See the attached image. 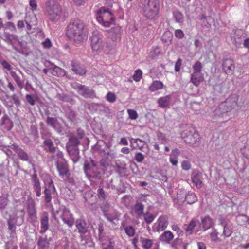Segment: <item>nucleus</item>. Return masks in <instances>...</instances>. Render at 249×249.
Segmentation results:
<instances>
[{
	"mask_svg": "<svg viewBox=\"0 0 249 249\" xmlns=\"http://www.w3.org/2000/svg\"><path fill=\"white\" fill-rule=\"evenodd\" d=\"M83 29V23L78 19L74 20L68 25L66 34L70 39L81 42L86 37Z\"/></svg>",
	"mask_w": 249,
	"mask_h": 249,
	"instance_id": "1",
	"label": "nucleus"
},
{
	"mask_svg": "<svg viewBox=\"0 0 249 249\" xmlns=\"http://www.w3.org/2000/svg\"><path fill=\"white\" fill-rule=\"evenodd\" d=\"M45 11L48 18L53 21L58 20L62 15L61 6L54 0H49L46 2Z\"/></svg>",
	"mask_w": 249,
	"mask_h": 249,
	"instance_id": "2",
	"label": "nucleus"
},
{
	"mask_svg": "<svg viewBox=\"0 0 249 249\" xmlns=\"http://www.w3.org/2000/svg\"><path fill=\"white\" fill-rule=\"evenodd\" d=\"M96 16L97 22L105 27H110L114 23V16L108 9L100 8L97 11Z\"/></svg>",
	"mask_w": 249,
	"mask_h": 249,
	"instance_id": "3",
	"label": "nucleus"
},
{
	"mask_svg": "<svg viewBox=\"0 0 249 249\" xmlns=\"http://www.w3.org/2000/svg\"><path fill=\"white\" fill-rule=\"evenodd\" d=\"M160 4L158 0H148L143 7L144 16L148 19H153L158 15Z\"/></svg>",
	"mask_w": 249,
	"mask_h": 249,
	"instance_id": "4",
	"label": "nucleus"
},
{
	"mask_svg": "<svg viewBox=\"0 0 249 249\" xmlns=\"http://www.w3.org/2000/svg\"><path fill=\"white\" fill-rule=\"evenodd\" d=\"M84 169L86 176L89 180L100 179L101 177L100 169L97 163L92 160L89 162H85Z\"/></svg>",
	"mask_w": 249,
	"mask_h": 249,
	"instance_id": "5",
	"label": "nucleus"
},
{
	"mask_svg": "<svg viewBox=\"0 0 249 249\" xmlns=\"http://www.w3.org/2000/svg\"><path fill=\"white\" fill-rule=\"evenodd\" d=\"M121 29V27L116 26L111 29L109 33L108 38L105 43L103 51H106L105 50L106 48L111 50L116 47L117 43L120 40Z\"/></svg>",
	"mask_w": 249,
	"mask_h": 249,
	"instance_id": "6",
	"label": "nucleus"
},
{
	"mask_svg": "<svg viewBox=\"0 0 249 249\" xmlns=\"http://www.w3.org/2000/svg\"><path fill=\"white\" fill-rule=\"evenodd\" d=\"M91 47L92 51L99 53L103 51L105 48V43L103 41V35L97 31L93 32L90 37Z\"/></svg>",
	"mask_w": 249,
	"mask_h": 249,
	"instance_id": "7",
	"label": "nucleus"
},
{
	"mask_svg": "<svg viewBox=\"0 0 249 249\" xmlns=\"http://www.w3.org/2000/svg\"><path fill=\"white\" fill-rule=\"evenodd\" d=\"M55 219L60 218L63 222L71 227L74 224V218L69 210L64 206H61L56 211Z\"/></svg>",
	"mask_w": 249,
	"mask_h": 249,
	"instance_id": "8",
	"label": "nucleus"
},
{
	"mask_svg": "<svg viewBox=\"0 0 249 249\" xmlns=\"http://www.w3.org/2000/svg\"><path fill=\"white\" fill-rule=\"evenodd\" d=\"M181 136L184 142L190 146H196L199 144V135L195 130L192 132L189 130H185L181 133Z\"/></svg>",
	"mask_w": 249,
	"mask_h": 249,
	"instance_id": "9",
	"label": "nucleus"
},
{
	"mask_svg": "<svg viewBox=\"0 0 249 249\" xmlns=\"http://www.w3.org/2000/svg\"><path fill=\"white\" fill-rule=\"evenodd\" d=\"M45 178L44 179L45 189L44 190L45 200L46 202H50L52 200L51 195L55 191V188L52 180L47 174L45 175Z\"/></svg>",
	"mask_w": 249,
	"mask_h": 249,
	"instance_id": "10",
	"label": "nucleus"
},
{
	"mask_svg": "<svg viewBox=\"0 0 249 249\" xmlns=\"http://www.w3.org/2000/svg\"><path fill=\"white\" fill-rule=\"evenodd\" d=\"M25 22L26 24V31L29 33L33 26L37 24V18L34 13L31 14H26L25 17Z\"/></svg>",
	"mask_w": 249,
	"mask_h": 249,
	"instance_id": "11",
	"label": "nucleus"
},
{
	"mask_svg": "<svg viewBox=\"0 0 249 249\" xmlns=\"http://www.w3.org/2000/svg\"><path fill=\"white\" fill-rule=\"evenodd\" d=\"M168 225V217L164 215L160 216L156 223L155 224L157 231H161L164 230L167 228Z\"/></svg>",
	"mask_w": 249,
	"mask_h": 249,
	"instance_id": "12",
	"label": "nucleus"
},
{
	"mask_svg": "<svg viewBox=\"0 0 249 249\" xmlns=\"http://www.w3.org/2000/svg\"><path fill=\"white\" fill-rule=\"evenodd\" d=\"M56 166L59 175L63 178H67L68 174V168L66 161H57Z\"/></svg>",
	"mask_w": 249,
	"mask_h": 249,
	"instance_id": "13",
	"label": "nucleus"
},
{
	"mask_svg": "<svg viewBox=\"0 0 249 249\" xmlns=\"http://www.w3.org/2000/svg\"><path fill=\"white\" fill-rule=\"evenodd\" d=\"M27 210L28 214L32 220H35L36 219V213L35 207L34 200L31 198L27 200Z\"/></svg>",
	"mask_w": 249,
	"mask_h": 249,
	"instance_id": "14",
	"label": "nucleus"
},
{
	"mask_svg": "<svg viewBox=\"0 0 249 249\" xmlns=\"http://www.w3.org/2000/svg\"><path fill=\"white\" fill-rule=\"evenodd\" d=\"M51 137V135L50 133L42 134V138L44 140L43 142L44 146L48 147V150L50 153H53L56 148L54 146L52 140L50 139Z\"/></svg>",
	"mask_w": 249,
	"mask_h": 249,
	"instance_id": "15",
	"label": "nucleus"
},
{
	"mask_svg": "<svg viewBox=\"0 0 249 249\" xmlns=\"http://www.w3.org/2000/svg\"><path fill=\"white\" fill-rule=\"evenodd\" d=\"M223 69L225 72L227 74L233 73L235 66L233 61L231 59H226L223 63Z\"/></svg>",
	"mask_w": 249,
	"mask_h": 249,
	"instance_id": "16",
	"label": "nucleus"
},
{
	"mask_svg": "<svg viewBox=\"0 0 249 249\" xmlns=\"http://www.w3.org/2000/svg\"><path fill=\"white\" fill-rule=\"evenodd\" d=\"M72 70L76 74L79 75H84L86 73V71L83 65H81L79 62L74 60L71 63Z\"/></svg>",
	"mask_w": 249,
	"mask_h": 249,
	"instance_id": "17",
	"label": "nucleus"
},
{
	"mask_svg": "<svg viewBox=\"0 0 249 249\" xmlns=\"http://www.w3.org/2000/svg\"><path fill=\"white\" fill-rule=\"evenodd\" d=\"M47 124L54 129L59 131L61 129V124L56 117L48 116L46 119Z\"/></svg>",
	"mask_w": 249,
	"mask_h": 249,
	"instance_id": "18",
	"label": "nucleus"
},
{
	"mask_svg": "<svg viewBox=\"0 0 249 249\" xmlns=\"http://www.w3.org/2000/svg\"><path fill=\"white\" fill-rule=\"evenodd\" d=\"M191 82L196 86H198L204 81V75L201 72H193L191 76Z\"/></svg>",
	"mask_w": 249,
	"mask_h": 249,
	"instance_id": "19",
	"label": "nucleus"
},
{
	"mask_svg": "<svg viewBox=\"0 0 249 249\" xmlns=\"http://www.w3.org/2000/svg\"><path fill=\"white\" fill-rule=\"evenodd\" d=\"M214 225V222L208 216L202 218L201 223H200V227H202L204 231L212 227Z\"/></svg>",
	"mask_w": 249,
	"mask_h": 249,
	"instance_id": "20",
	"label": "nucleus"
},
{
	"mask_svg": "<svg viewBox=\"0 0 249 249\" xmlns=\"http://www.w3.org/2000/svg\"><path fill=\"white\" fill-rule=\"evenodd\" d=\"M49 67H50V72L54 76H63L66 74V71L56 66L53 63H51Z\"/></svg>",
	"mask_w": 249,
	"mask_h": 249,
	"instance_id": "21",
	"label": "nucleus"
},
{
	"mask_svg": "<svg viewBox=\"0 0 249 249\" xmlns=\"http://www.w3.org/2000/svg\"><path fill=\"white\" fill-rule=\"evenodd\" d=\"M23 220V216L17 217L16 219L11 217L8 221L9 228L11 230H14L16 226L21 225Z\"/></svg>",
	"mask_w": 249,
	"mask_h": 249,
	"instance_id": "22",
	"label": "nucleus"
},
{
	"mask_svg": "<svg viewBox=\"0 0 249 249\" xmlns=\"http://www.w3.org/2000/svg\"><path fill=\"white\" fill-rule=\"evenodd\" d=\"M202 174L198 172H194L192 175V181L194 184L197 188L202 187Z\"/></svg>",
	"mask_w": 249,
	"mask_h": 249,
	"instance_id": "23",
	"label": "nucleus"
},
{
	"mask_svg": "<svg viewBox=\"0 0 249 249\" xmlns=\"http://www.w3.org/2000/svg\"><path fill=\"white\" fill-rule=\"evenodd\" d=\"M131 146L135 149L142 150L144 147L145 142L140 139L131 138L130 140Z\"/></svg>",
	"mask_w": 249,
	"mask_h": 249,
	"instance_id": "24",
	"label": "nucleus"
},
{
	"mask_svg": "<svg viewBox=\"0 0 249 249\" xmlns=\"http://www.w3.org/2000/svg\"><path fill=\"white\" fill-rule=\"evenodd\" d=\"M11 148L18 154L19 158L23 161H29V156L26 152L16 145H13Z\"/></svg>",
	"mask_w": 249,
	"mask_h": 249,
	"instance_id": "25",
	"label": "nucleus"
},
{
	"mask_svg": "<svg viewBox=\"0 0 249 249\" xmlns=\"http://www.w3.org/2000/svg\"><path fill=\"white\" fill-rule=\"evenodd\" d=\"M242 35V31L241 30H236L231 34V39L232 42L235 45H239L241 44V36Z\"/></svg>",
	"mask_w": 249,
	"mask_h": 249,
	"instance_id": "26",
	"label": "nucleus"
},
{
	"mask_svg": "<svg viewBox=\"0 0 249 249\" xmlns=\"http://www.w3.org/2000/svg\"><path fill=\"white\" fill-rule=\"evenodd\" d=\"M101 208L104 213V215L106 217L108 221L112 222L114 220L116 219V216H113L108 213L109 205L108 203L105 202V203H103Z\"/></svg>",
	"mask_w": 249,
	"mask_h": 249,
	"instance_id": "27",
	"label": "nucleus"
},
{
	"mask_svg": "<svg viewBox=\"0 0 249 249\" xmlns=\"http://www.w3.org/2000/svg\"><path fill=\"white\" fill-rule=\"evenodd\" d=\"M79 91V94L86 98H90L95 96L94 91L88 87L83 85Z\"/></svg>",
	"mask_w": 249,
	"mask_h": 249,
	"instance_id": "28",
	"label": "nucleus"
},
{
	"mask_svg": "<svg viewBox=\"0 0 249 249\" xmlns=\"http://www.w3.org/2000/svg\"><path fill=\"white\" fill-rule=\"evenodd\" d=\"M180 152L178 149H173L170 155L169 161L173 166H177L178 163V158Z\"/></svg>",
	"mask_w": 249,
	"mask_h": 249,
	"instance_id": "29",
	"label": "nucleus"
},
{
	"mask_svg": "<svg viewBox=\"0 0 249 249\" xmlns=\"http://www.w3.org/2000/svg\"><path fill=\"white\" fill-rule=\"evenodd\" d=\"M76 226L81 233H85L87 231V224L83 220H77L76 222Z\"/></svg>",
	"mask_w": 249,
	"mask_h": 249,
	"instance_id": "30",
	"label": "nucleus"
},
{
	"mask_svg": "<svg viewBox=\"0 0 249 249\" xmlns=\"http://www.w3.org/2000/svg\"><path fill=\"white\" fill-rule=\"evenodd\" d=\"M49 218L46 213H44L41 219V233H44L48 229Z\"/></svg>",
	"mask_w": 249,
	"mask_h": 249,
	"instance_id": "31",
	"label": "nucleus"
},
{
	"mask_svg": "<svg viewBox=\"0 0 249 249\" xmlns=\"http://www.w3.org/2000/svg\"><path fill=\"white\" fill-rule=\"evenodd\" d=\"M170 96H166L162 97H160L158 100V103L159 107L161 108L166 107L168 106L170 103Z\"/></svg>",
	"mask_w": 249,
	"mask_h": 249,
	"instance_id": "32",
	"label": "nucleus"
},
{
	"mask_svg": "<svg viewBox=\"0 0 249 249\" xmlns=\"http://www.w3.org/2000/svg\"><path fill=\"white\" fill-rule=\"evenodd\" d=\"M198 220L196 218H193L187 225L185 229L187 234H191L193 233V230L198 223Z\"/></svg>",
	"mask_w": 249,
	"mask_h": 249,
	"instance_id": "33",
	"label": "nucleus"
},
{
	"mask_svg": "<svg viewBox=\"0 0 249 249\" xmlns=\"http://www.w3.org/2000/svg\"><path fill=\"white\" fill-rule=\"evenodd\" d=\"M163 84L160 81H154L149 86V89L151 91L154 92L163 88Z\"/></svg>",
	"mask_w": 249,
	"mask_h": 249,
	"instance_id": "34",
	"label": "nucleus"
},
{
	"mask_svg": "<svg viewBox=\"0 0 249 249\" xmlns=\"http://www.w3.org/2000/svg\"><path fill=\"white\" fill-rule=\"evenodd\" d=\"M0 124L1 126L5 125L6 129L8 130H10L12 127L11 122L6 115H4L1 118Z\"/></svg>",
	"mask_w": 249,
	"mask_h": 249,
	"instance_id": "35",
	"label": "nucleus"
},
{
	"mask_svg": "<svg viewBox=\"0 0 249 249\" xmlns=\"http://www.w3.org/2000/svg\"><path fill=\"white\" fill-rule=\"evenodd\" d=\"M53 158L57 161H61L65 160L63 158V155L61 151L58 149H55V151L51 153Z\"/></svg>",
	"mask_w": 249,
	"mask_h": 249,
	"instance_id": "36",
	"label": "nucleus"
},
{
	"mask_svg": "<svg viewBox=\"0 0 249 249\" xmlns=\"http://www.w3.org/2000/svg\"><path fill=\"white\" fill-rule=\"evenodd\" d=\"M185 200L187 203L189 204H192L197 201V198L194 193L188 192V194L186 195Z\"/></svg>",
	"mask_w": 249,
	"mask_h": 249,
	"instance_id": "37",
	"label": "nucleus"
},
{
	"mask_svg": "<svg viewBox=\"0 0 249 249\" xmlns=\"http://www.w3.org/2000/svg\"><path fill=\"white\" fill-rule=\"evenodd\" d=\"M218 234L217 229L213 228L212 232L209 234L211 241L215 243L220 242L221 240L218 237Z\"/></svg>",
	"mask_w": 249,
	"mask_h": 249,
	"instance_id": "38",
	"label": "nucleus"
},
{
	"mask_svg": "<svg viewBox=\"0 0 249 249\" xmlns=\"http://www.w3.org/2000/svg\"><path fill=\"white\" fill-rule=\"evenodd\" d=\"M173 233L170 231H164L160 237L162 241L167 243L170 242L173 239Z\"/></svg>",
	"mask_w": 249,
	"mask_h": 249,
	"instance_id": "39",
	"label": "nucleus"
},
{
	"mask_svg": "<svg viewBox=\"0 0 249 249\" xmlns=\"http://www.w3.org/2000/svg\"><path fill=\"white\" fill-rule=\"evenodd\" d=\"M223 228V231L222 236H223L224 238H227L231 236L233 232L231 226L229 224H228L227 225H225Z\"/></svg>",
	"mask_w": 249,
	"mask_h": 249,
	"instance_id": "40",
	"label": "nucleus"
},
{
	"mask_svg": "<svg viewBox=\"0 0 249 249\" xmlns=\"http://www.w3.org/2000/svg\"><path fill=\"white\" fill-rule=\"evenodd\" d=\"M144 206L142 204L138 203L134 207V211L137 214V217L139 218L142 215H143Z\"/></svg>",
	"mask_w": 249,
	"mask_h": 249,
	"instance_id": "41",
	"label": "nucleus"
},
{
	"mask_svg": "<svg viewBox=\"0 0 249 249\" xmlns=\"http://www.w3.org/2000/svg\"><path fill=\"white\" fill-rule=\"evenodd\" d=\"M160 52V51L159 47H153L149 52V57L151 59H154L159 55Z\"/></svg>",
	"mask_w": 249,
	"mask_h": 249,
	"instance_id": "42",
	"label": "nucleus"
},
{
	"mask_svg": "<svg viewBox=\"0 0 249 249\" xmlns=\"http://www.w3.org/2000/svg\"><path fill=\"white\" fill-rule=\"evenodd\" d=\"M11 75L16 82L17 85L20 88H22L24 85V81L21 80L20 77L14 71H11Z\"/></svg>",
	"mask_w": 249,
	"mask_h": 249,
	"instance_id": "43",
	"label": "nucleus"
},
{
	"mask_svg": "<svg viewBox=\"0 0 249 249\" xmlns=\"http://www.w3.org/2000/svg\"><path fill=\"white\" fill-rule=\"evenodd\" d=\"M8 195L3 194L0 196V209H3L5 208L8 204Z\"/></svg>",
	"mask_w": 249,
	"mask_h": 249,
	"instance_id": "44",
	"label": "nucleus"
},
{
	"mask_svg": "<svg viewBox=\"0 0 249 249\" xmlns=\"http://www.w3.org/2000/svg\"><path fill=\"white\" fill-rule=\"evenodd\" d=\"M38 249H51L49 243L46 240L40 239L38 242Z\"/></svg>",
	"mask_w": 249,
	"mask_h": 249,
	"instance_id": "45",
	"label": "nucleus"
},
{
	"mask_svg": "<svg viewBox=\"0 0 249 249\" xmlns=\"http://www.w3.org/2000/svg\"><path fill=\"white\" fill-rule=\"evenodd\" d=\"M141 242L142 247L146 249L150 248L152 246V245L153 244L152 240L146 238H142L141 240Z\"/></svg>",
	"mask_w": 249,
	"mask_h": 249,
	"instance_id": "46",
	"label": "nucleus"
},
{
	"mask_svg": "<svg viewBox=\"0 0 249 249\" xmlns=\"http://www.w3.org/2000/svg\"><path fill=\"white\" fill-rule=\"evenodd\" d=\"M172 35L169 31L164 32L162 36V40L166 43L171 42L172 39Z\"/></svg>",
	"mask_w": 249,
	"mask_h": 249,
	"instance_id": "47",
	"label": "nucleus"
},
{
	"mask_svg": "<svg viewBox=\"0 0 249 249\" xmlns=\"http://www.w3.org/2000/svg\"><path fill=\"white\" fill-rule=\"evenodd\" d=\"M232 101V104L231 107H235L237 104L238 97L236 95H233L229 97L226 100V103L227 104L230 103Z\"/></svg>",
	"mask_w": 249,
	"mask_h": 249,
	"instance_id": "48",
	"label": "nucleus"
},
{
	"mask_svg": "<svg viewBox=\"0 0 249 249\" xmlns=\"http://www.w3.org/2000/svg\"><path fill=\"white\" fill-rule=\"evenodd\" d=\"M103 249H113L114 244L110 240L105 242L104 240L101 242Z\"/></svg>",
	"mask_w": 249,
	"mask_h": 249,
	"instance_id": "49",
	"label": "nucleus"
},
{
	"mask_svg": "<svg viewBox=\"0 0 249 249\" xmlns=\"http://www.w3.org/2000/svg\"><path fill=\"white\" fill-rule=\"evenodd\" d=\"M5 37L6 38V41L11 44H13L14 41L16 40L17 38V36L11 35L8 33H5Z\"/></svg>",
	"mask_w": 249,
	"mask_h": 249,
	"instance_id": "50",
	"label": "nucleus"
},
{
	"mask_svg": "<svg viewBox=\"0 0 249 249\" xmlns=\"http://www.w3.org/2000/svg\"><path fill=\"white\" fill-rule=\"evenodd\" d=\"M174 17L176 21L178 23H181L183 21V15L179 12L177 11L174 13Z\"/></svg>",
	"mask_w": 249,
	"mask_h": 249,
	"instance_id": "51",
	"label": "nucleus"
},
{
	"mask_svg": "<svg viewBox=\"0 0 249 249\" xmlns=\"http://www.w3.org/2000/svg\"><path fill=\"white\" fill-rule=\"evenodd\" d=\"M143 216L145 222L148 224L152 222L155 218V217L153 214L148 213H144Z\"/></svg>",
	"mask_w": 249,
	"mask_h": 249,
	"instance_id": "52",
	"label": "nucleus"
},
{
	"mask_svg": "<svg viewBox=\"0 0 249 249\" xmlns=\"http://www.w3.org/2000/svg\"><path fill=\"white\" fill-rule=\"evenodd\" d=\"M194 72H201L202 66L199 61H197L193 66Z\"/></svg>",
	"mask_w": 249,
	"mask_h": 249,
	"instance_id": "53",
	"label": "nucleus"
},
{
	"mask_svg": "<svg viewBox=\"0 0 249 249\" xmlns=\"http://www.w3.org/2000/svg\"><path fill=\"white\" fill-rule=\"evenodd\" d=\"M124 230L126 234L129 237L133 236L135 233V230L131 226H127Z\"/></svg>",
	"mask_w": 249,
	"mask_h": 249,
	"instance_id": "54",
	"label": "nucleus"
},
{
	"mask_svg": "<svg viewBox=\"0 0 249 249\" xmlns=\"http://www.w3.org/2000/svg\"><path fill=\"white\" fill-rule=\"evenodd\" d=\"M142 71L140 69H138L135 71L133 75V79L136 82H139L142 78Z\"/></svg>",
	"mask_w": 249,
	"mask_h": 249,
	"instance_id": "55",
	"label": "nucleus"
},
{
	"mask_svg": "<svg viewBox=\"0 0 249 249\" xmlns=\"http://www.w3.org/2000/svg\"><path fill=\"white\" fill-rule=\"evenodd\" d=\"M127 112L131 120H136L138 118V114L135 110L128 109Z\"/></svg>",
	"mask_w": 249,
	"mask_h": 249,
	"instance_id": "56",
	"label": "nucleus"
},
{
	"mask_svg": "<svg viewBox=\"0 0 249 249\" xmlns=\"http://www.w3.org/2000/svg\"><path fill=\"white\" fill-rule=\"evenodd\" d=\"M29 5L32 11H35L37 10L38 6L36 0H29Z\"/></svg>",
	"mask_w": 249,
	"mask_h": 249,
	"instance_id": "57",
	"label": "nucleus"
},
{
	"mask_svg": "<svg viewBox=\"0 0 249 249\" xmlns=\"http://www.w3.org/2000/svg\"><path fill=\"white\" fill-rule=\"evenodd\" d=\"M106 99L110 103H113L116 101V97L114 93L109 92L106 96Z\"/></svg>",
	"mask_w": 249,
	"mask_h": 249,
	"instance_id": "58",
	"label": "nucleus"
},
{
	"mask_svg": "<svg viewBox=\"0 0 249 249\" xmlns=\"http://www.w3.org/2000/svg\"><path fill=\"white\" fill-rule=\"evenodd\" d=\"M27 102L31 106H34L36 103V101L33 96L30 94H27L25 96Z\"/></svg>",
	"mask_w": 249,
	"mask_h": 249,
	"instance_id": "59",
	"label": "nucleus"
},
{
	"mask_svg": "<svg viewBox=\"0 0 249 249\" xmlns=\"http://www.w3.org/2000/svg\"><path fill=\"white\" fill-rule=\"evenodd\" d=\"M68 152L71 155V158L72 159V160L74 162H75L78 160V152L77 151V150H74L73 151V153L72 154V155H71V154L69 149H68Z\"/></svg>",
	"mask_w": 249,
	"mask_h": 249,
	"instance_id": "60",
	"label": "nucleus"
},
{
	"mask_svg": "<svg viewBox=\"0 0 249 249\" xmlns=\"http://www.w3.org/2000/svg\"><path fill=\"white\" fill-rule=\"evenodd\" d=\"M191 163L188 160H184L181 163V167L183 170H188L191 168Z\"/></svg>",
	"mask_w": 249,
	"mask_h": 249,
	"instance_id": "61",
	"label": "nucleus"
},
{
	"mask_svg": "<svg viewBox=\"0 0 249 249\" xmlns=\"http://www.w3.org/2000/svg\"><path fill=\"white\" fill-rule=\"evenodd\" d=\"M158 139L161 143H165L167 142V139L164 134L161 133H158L157 134Z\"/></svg>",
	"mask_w": 249,
	"mask_h": 249,
	"instance_id": "62",
	"label": "nucleus"
},
{
	"mask_svg": "<svg viewBox=\"0 0 249 249\" xmlns=\"http://www.w3.org/2000/svg\"><path fill=\"white\" fill-rule=\"evenodd\" d=\"M172 229L176 231L179 236L183 235V232L177 225H174L172 226Z\"/></svg>",
	"mask_w": 249,
	"mask_h": 249,
	"instance_id": "63",
	"label": "nucleus"
},
{
	"mask_svg": "<svg viewBox=\"0 0 249 249\" xmlns=\"http://www.w3.org/2000/svg\"><path fill=\"white\" fill-rule=\"evenodd\" d=\"M242 155L247 159H249V148L245 146L241 149Z\"/></svg>",
	"mask_w": 249,
	"mask_h": 249,
	"instance_id": "64",
	"label": "nucleus"
}]
</instances>
